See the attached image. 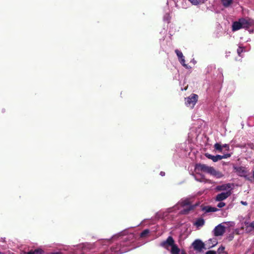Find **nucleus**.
<instances>
[{
	"instance_id": "obj_3",
	"label": "nucleus",
	"mask_w": 254,
	"mask_h": 254,
	"mask_svg": "<svg viewBox=\"0 0 254 254\" xmlns=\"http://www.w3.org/2000/svg\"><path fill=\"white\" fill-rule=\"evenodd\" d=\"M97 246L93 244H83L76 246H64L49 254H92L96 252Z\"/></svg>"
},
{
	"instance_id": "obj_17",
	"label": "nucleus",
	"mask_w": 254,
	"mask_h": 254,
	"mask_svg": "<svg viewBox=\"0 0 254 254\" xmlns=\"http://www.w3.org/2000/svg\"><path fill=\"white\" fill-rule=\"evenodd\" d=\"M247 225L246 228V231L247 232H250L254 230V221L250 223H246Z\"/></svg>"
},
{
	"instance_id": "obj_7",
	"label": "nucleus",
	"mask_w": 254,
	"mask_h": 254,
	"mask_svg": "<svg viewBox=\"0 0 254 254\" xmlns=\"http://www.w3.org/2000/svg\"><path fill=\"white\" fill-rule=\"evenodd\" d=\"M225 230V227L222 224H219L214 228L213 233L215 236H221L223 235Z\"/></svg>"
},
{
	"instance_id": "obj_10",
	"label": "nucleus",
	"mask_w": 254,
	"mask_h": 254,
	"mask_svg": "<svg viewBox=\"0 0 254 254\" xmlns=\"http://www.w3.org/2000/svg\"><path fill=\"white\" fill-rule=\"evenodd\" d=\"M192 246L195 250L200 252L204 247V245L200 240H195L192 243Z\"/></svg>"
},
{
	"instance_id": "obj_22",
	"label": "nucleus",
	"mask_w": 254,
	"mask_h": 254,
	"mask_svg": "<svg viewBox=\"0 0 254 254\" xmlns=\"http://www.w3.org/2000/svg\"><path fill=\"white\" fill-rule=\"evenodd\" d=\"M214 148L219 152H221L223 150V146L219 143H216L214 145Z\"/></svg>"
},
{
	"instance_id": "obj_30",
	"label": "nucleus",
	"mask_w": 254,
	"mask_h": 254,
	"mask_svg": "<svg viewBox=\"0 0 254 254\" xmlns=\"http://www.w3.org/2000/svg\"><path fill=\"white\" fill-rule=\"evenodd\" d=\"M205 254H217V253L214 251H208L206 252Z\"/></svg>"
},
{
	"instance_id": "obj_5",
	"label": "nucleus",
	"mask_w": 254,
	"mask_h": 254,
	"mask_svg": "<svg viewBox=\"0 0 254 254\" xmlns=\"http://www.w3.org/2000/svg\"><path fill=\"white\" fill-rule=\"evenodd\" d=\"M198 96L195 94H191L189 97L185 98V104L187 106L193 108L198 100Z\"/></svg>"
},
{
	"instance_id": "obj_14",
	"label": "nucleus",
	"mask_w": 254,
	"mask_h": 254,
	"mask_svg": "<svg viewBox=\"0 0 254 254\" xmlns=\"http://www.w3.org/2000/svg\"><path fill=\"white\" fill-rule=\"evenodd\" d=\"M243 28L242 23L241 21V18L238 21H234L232 24V31H236Z\"/></svg>"
},
{
	"instance_id": "obj_37",
	"label": "nucleus",
	"mask_w": 254,
	"mask_h": 254,
	"mask_svg": "<svg viewBox=\"0 0 254 254\" xmlns=\"http://www.w3.org/2000/svg\"><path fill=\"white\" fill-rule=\"evenodd\" d=\"M244 176V177H247L248 176L245 175V176Z\"/></svg>"
},
{
	"instance_id": "obj_28",
	"label": "nucleus",
	"mask_w": 254,
	"mask_h": 254,
	"mask_svg": "<svg viewBox=\"0 0 254 254\" xmlns=\"http://www.w3.org/2000/svg\"><path fill=\"white\" fill-rule=\"evenodd\" d=\"M219 202L217 204V206L219 208H222L226 205V203L224 202L219 201Z\"/></svg>"
},
{
	"instance_id": "obj_35",
	"label": "nucleus",
	"mask_w": 254,
	"mask_h": 254,
	"mask_svg": "<svg viewBox=\"0 0 254 254\" xmlns=\"http://www.w3.org/2000/svg\"><path fill=\"white\" fill-rule=\"evenodd\" d=\"M160 175H165V173L164 172H161L160 174Z\"/></svg>"
},
{
	"instance_id": "obj_38",
	"label": "nucleus",
	"mask_w": 254,
	"mask_h": 254,
	"mask_svg": "<svg viewBox=\"0 0 254 254\" xmlns=\"http://www.w3.org/2000/svg\"><path fill=\"white\" fill-rule=\"evenodd\" d=\"M253 180H254V176H253Z\"/></svg>"
},
{
	"instance_id": "obj_15",
	"label": "nucleus",
	"mask_w": 254,
	"mask_h": 254,
	"mask_svg": "<svg viewBox=\"0 0 254 254\" xmlns=\"http://www.w3.org/2000/svg\"><path fill=\"white\" fill-rule=\"evenodd\" d=\"M205 156L209 159L212 160L214 162H216L218 160H220L222 159V157L220 155H217L216 156L212 155L208 153H206L205 154Z\"/></svg>"
},
{
	"instance_id": "obj_33",
	"label": "nucleus",
	"mask_w": 254,
	"mask_h": 254,
	"mask_svg": "<svg viewBox=\"0 0 254 254\" xmlns=\"http://www.w3.org/2000/svg\"><path fill=\"white\" fill-rule=\"evenodd\" d=\"M241 203L244 205H247L248 204V203L246 201H241Z\"/></svg>"
},
{
	"instance_id": "obj_31",
	"label": "nucleus",
	"mask_w": 254,
	"mask_h": 254,
	"mask_svg": "<svg viewBox=\"0 0 254 254\" xmlns=\"http://www.w3.org/2000/svg\"><path fill=\"white\" fill-rule=\"evenodd\" d=\"M222 146H223V148H226V150H227V151H228V150H229V145H228V144H223V145H222Z\"/></svg>"
},
{
	"instance_id": "obj_34",
	"label": "nucleus",
	"mask_w": 254,
	"mask_h": 254,
	"mask_svg": "<svg viewBox=\"0 0 254 254\" xmlns=\"http://www.w3.org/2000/svg\"><path fill=\"white\" fill-rule=\"evenodd\" d=\"M216 177V178L217 179H219L220 178V177H221L222 176H219V175H218V176H215Z\"/></svg>"
},
{
	"instance_id": "obj_1",
	"label": "nucleus",
	"mask_w": 254,
	"mask_h": 254,
	"mask_svg": "<svg viewBox=\"0 0 254 254\" xmlns=\"http://www.w3.org/2000/svg\"><path fill=\"white\" fill-rule=\"evenodd\" d=\"M135 239L134 234L127 235L126 232L123 231L114 235L110 239L102 240L93 244L97 246L95 253L98 252L100 246L102 245L103 250L98 254H122L132 249L129 246Z\"/></svg>"
},
{
	"instance_id": "obj_6",
	"label": "nucleus",
	"mask_w": 254,
	"mask_h": 254,
	"mask_svg": "<svg viewBox=\"0 0 254 254\" xmlns=\"http://www.w3.org/2000/svg\"><path fill=\"white\" fill-rule=\"evenodd\" d=\"M175 241L172 236H169L166 240L162 242L160 245L167 250L169 247H172L175 244Z\"/></svg>"
},
{
	"instance_id": "obj_4",
	"label": "nucleus",
	"mask_w": 254,
	"mask_h": 254,
	"mask_svg": "<svg viewBox=\"0 0 254 254\" xmlns=\"http://www.w3.org/2000/svg\"><path fill=\"white\" fill-rule=\"evenodd\" d=\"M196 174L205 173L210 175H217L215 169L212 167H209L205 164H196L195 166Z\"/></svg>"
},
{
	"instance_id": "obj_32",
	"label": "nucleus",
	"mask_w": 254,
	"mask_h": 254,
	"mask_svg": "<svg viewBox=\"0 0 254 254\" xmlns=\"http://www.w3.org/2000/svg\"><path fill=\"white\" fill-rule=\"evenodd\" d=\"M224 249H225V248H224V247H220V248L218 249V252H222V251H224Z\"/></svg>"
},
{
	"instance_id": "obj_24",
	"label": "nucleus",
	"mask_w": 254,
	"mask_h": 254,
	"mask_svg": "<svg viewBox=\"0 0 254 254\" xmlns=\"http://www.w3.org/2000/svg\"><path fill=\"white\" fill-rule=\"evenodd\" d=\"M192 4L198 5L204 3L205 0H189Z\"/></svg>"
},
{
	"instance_id": "obj_12",
	"label": "nucleus",
	"mask_w": 254,
	"mask_h": 254,
	"mask_svg": "<svg viewBox=\"0 0 254 254\" xmlns=\"http://www.w3.org/2000/svg\"><path fill=\"white\" fill-rule=\"evenodd\" d=\"M233 185L231 184H227L225 185H223L221 186H219L217 187L218 190H224V192H227L228 191H230L231 192L232 190L233 189Z\"/></svg>"
},
{
	"instance_id": "obj_2",
	"label": "nucleus",
	"mask_w": 254,
	"mask_h": 254,
	"mask_svg": "<svg viewBox=\"0 0 254 254\" xmlns=\"http://www.w3.org/2000/svg\"><path fill=\"white\" fill-rule=\"evenodd\" d=\"M193 207L194 206L192 204L190 198H182L174 206L157 213L156 217L158 219H164L166 221L172 220L178 214H187Z\"/></svg>"
},
{
	"instance_id": "obj_25",
	"label": "nucleus",
	"mask_w": 254,
	"mask_h": 254,
	"mask_svg": "<svg viewBox=\"0 0 254 254\" xmlns=\"http://www.w3.org/2000/svg\"><path fill=\"white\" fill-rule=\"evenodd\" d=\"M218 210V209L217 208L214 207L207 206L205 208V211L206 212H216Z\"/></svg>"
},
{
	"instance_id": "obj_20",
	"label": "nucleus",
	"mask_w": 254,
	"mask_h": 254,
	"mask_svg": "<svg viewBox=\"0 0 254 254\" xmlns=\"http://www.w3.org/2000/svg\"><path fill=\"white\" fill-rule=\"evenodd\" d=\"M233 0H221V3L223 6L228 7L233 3Z\"/></svg>"
},
{
	"instance_id": "obj_29",
	"label": "nucleus",
	"mask_w": 254,
	"mask_h": 254,
	"mask_svg": "<svg viewBox=\"0 0 254 254\" xmlns=\"http://www.w3.org/2000/svg\"><path fill=\"white\" fill-rule=\"evenodd\" d=\"M231 156V154H225L223 155H221V157H222V159H225V158H227L228 157H230Z\"/></svg>"
},
{
	"instance_id": "obj_26",
	"label": "nucleus",
	"mask_w": 254,
	"mask_h": 254,
	"mask_svg": "<svg viewBox=\"0 0 254 254\" xmlns=\"http://www.w3.org/2000/svg\"><path fill=\"white\" fill-rule=\"evenodd\" d=\"M149 232L150 231L149 229H145L143 230L140 235V237L143 238L146 237V236L149 234Z\"/></svg>"
},
{
	"instance_id": "obj_27",
	"label": "nucleus",
	"mask_w": 254,
	"mask_h": 254,
	"mask_svg": "<svg viewBox=\"0 0 254 254\" xmlns=\"http://www.w3.org/2000/svg\"><path fill=\"white\" fill-rule=\"evenodd\" d=\"M244 51V48L243 47H239L238 49H237V53H238V55L241 57V54L242 53H243Z\"/></svg>"
},
{
	"instance_id": "obj_39",
	"label": "nucleus",
	"mask_w": 254,
	"mask_h": 254,
	"mask_svg": "<svg viewBox=\"0 0 254 254\" xmlns=\"http://www.w3.org/2000/svg\"><path fill=\"white\" fill-rule=\"evenodd\" d=\"M0 254H3V253H1V252H0Z\"/></svg>"
},
{
	"instance_id": "obj_16",
	"label": "nucleus",
	"mask_w": 254,
	"mask_h": 254,
	"mask_svg": "<svg viewBox=\"0 0 254 254\" xmlns=\"http://www.w3.org/2000/svg\"><path fill=\"white\" fill-rule=\"evenodd\" d=\"M171 254H180V250L178 247L177 245L175 244L172 247L170 251Z\"/></svg>"
},
{
	"instance_id": "obj_8",
	"label": "nucleus",
	"mask_w": 254,
	"mask_h": 254,
	"mask_svg": "<svg viewBox=\"0 0 254 254\" xmlns=\"http://www.w3.org/2000/svg\"><path fill=\"white\" fill-rule=\"evenodd\" d=\"M241 21L242 23L243 28L248 29L254 25V20L250 18H241Z\"/></svg>"
},
{
	"instance_id": "obj_19",
	"label": "nucleus",
	"mask_w": 254,
	"mask_h": 254,
	"mask_svg": "<svg viewBox=\"0 0 254 254\" xmlns=\"http://www.w3.org/2000/svg\"><path fill=\"white\" fill-rule=\"evenodd\" d=\"M205 223L204 220L203 218H199L196 220V221L194 222V225L197 227H202L204 225Z\"/></svg>"
},
{
	"instance_id": "obj_23",
	"label": "nucleus",
	"mask_w": 254,
	"mask_h": 254,
	"mask_svg": "<svg viewBox=\"0 0 254 254\" xmlns=\"http://www.w3.org/2000/svg\"><path fill=\"white\" fill-rule=\"evenodd\" d=\"M195 180L198 182H205V179L204 178V176H193Z\"/></svg>"
},
{
	"instance_id": "obj_18",
	"label": "nucleus",
	"mask_w": 254,
	"mask_h": 254,
	"mask_svg": "<svg viewBox=\"0 0 254 254\" xmlns=\"http://www.w3.org/2000/svg\"><path fill=\"white\" fill-rule=\"evenodd\" d=\"M44 251L41 248L37 249L34 251H30L27 254H43Z\"/></svg>"
},
{
	"instance_id": "obj_9",
	"label": "nucleus",
	"mask_w": 254,
	"mask_h": 254,
	"mask_svg": "<svg viewBox=\"0 0 254 254\" xmlns=\"http://www.w3.org/2000/svg\"><path fill=\"white\" fill-rule=\"evenodd\" d=\"M231 193L232 192L230 191L220 193L216 196L215 200L217 201H223L230 196Z\"/></svg>"
},
{
	"instance_id": "obj_13",
	"label": "nucleus",
	"mask_w": 254,
	"mask_h": 254,
	"mask_svg": "<svg viewBox=\"0 0 254 254\" xmlns=\"http://www.w3.org/2000/svg\"><path fill=\"white\" fill-rule=\"evenodd\" d=\"M233 169L234 173L238 174H246L247 173V168L243 166L234 165Z\"/></svg>"
},
{
	"instance_id": "obj_11",
	"label": "nucleus",
	"mask_w": 254,
	"mask_h": 254,
	"mask_svg": "<svg viewBox=\"0 0 254 254\" xmlns=\"http://www.w3.org/2000/svg\"><path fill=\"white\" fill-rule=\"evenodd\" d=\"M175 52L177 55L180 63L187 68H188L187 64H185V60L183 53L178 49L175 50Z\"/></svg>"
},
{
	"instance_id": "obj_36",
	"label": "nucleus",
	"mask_w": 254,
	"mask_h": 254,
	"mask_svg": "<svg viewBox=\"0 0 254 254\" xmlns=\"http://www.w3.org/2000/svg\"><path fill=\"white\" fill-rule=\"evenodd\" d=\"M181 254H186V253L184 251H182Z\"/></svg>"
},
{
	"instance_id": "obj_21",
	"label": "nucleus",
	"mask_w": 254,
	"mask_h": 254,
	"mask_svg": "<svg viewBox=\"0 0 254 254\" xmlns=\"http://www.w3.org/2000/svg\"><path fill=\"white\" fill-rule=\"evenodd\" d=\"M209 247H213L217 245V241L215 238L210 239L207 242Z\"/></svg>"
}]
</instances>
